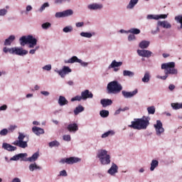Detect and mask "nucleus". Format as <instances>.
Returning a JSON list of instances; mask_svg holds the SVG:
<instances>
[{"label":"nucleus","mask_w":182,"mask_h":182,"mask_svg":"<svg viewBox=\"0 0 182 182\" xmlns=\"http://www.w3.org/2000/svg\"><path fill=\"white\" fill-rule=\"evenodd\" d=\"M85 111V107H83V106L82 105H79L78 107H76L75 109H74V114H75V116H77V114H79V113H82V112Z\"/></svg>","instance_id":"c9c22d12"},{"label":"nucleus","mask_w":182,"mask_h":182,"mask_svg":"<svg viewBox=\"0 0 182 182\" xmlns=\"http://www.w3.org/2000/svg\"><path fill=\"white\" fill-rule=\"evenodd\" d=\"M80 59H79L76 55L73 56L68 60H65V63H79Z\"/></svg>","instance_id":"cd10ccee"},{"label":"nucleus","mask_w":182,"mask_h":182,"mask_svg":"<svg viewBox=\"0 0 182 182\" xmlns=\"http://www.w3.org/2000/svg\"><path fill=\"white\" fill-rule=\"evenodd\" d=\"M150 73L149 71L145 72L144 77H142L141 80L143 83H149L150 82Z\"/></svg>","instance_id":"c756f323"},{"label":"nucleus","mask_w":182,"mask_h":182,"mask_svg":"<svg viewBox=\"0 0 182 182\" xmlns=\"http://www.w3.org/2000/svg\"><path fill=\"white\" fill-rule=\"evenodd\" d=\"M46 8H49V3L48 2H46L44 3L41 8L39 9V12H42Z\"/></svg>","instance_id":"09e8293b"},{"label":"nucleus","mask_w":182,"mask_h":182,"mask_svg":"<svg viewBox=\"0 0 182 182\" xmlns=\"http://www.w3.org/2000/svg\"><path fill=\"white\" fill-rule=\"evenodd\" d=\"M150 46V41L144 40L141 41L139 44L140 49H147Z\"/></svg>","instance_id":"c85d7f7f"},{"label":"nucleus","mask_w":182,"mask_h":182,"mask_svg":"<svg viewBox=\"0 0 182 182\" xmlns=\"http://www.w3.org/2000/svg\"><path fill=\"white\" fill-rule=\"evenodd\" d=\"M80 36H82V38H92V36H95V32L90 33V32H81L80 33Z\"/></svg>","instance_id":"473e14b6"},{"label":"nucleus","mask_w":182,"mask_h":182,"mask_svg":"<svg viewBox=\"0 0 182 182\" xmlns=\"http://www.w3.org/2000/svg\"><path fill=\"white\" fill-rule=\"evenodd\" d=\"M129 33H132V35H139L140 33V29L132 28L129 30Z\"/></svg>","instance_id":"ea45409f"},{"label":"nucleus","mask_w":182,"mask_h":182,"mask_svg":"<svg viewBox=\"0 0 182 182\" xmlns=\"http://www.w3.org/2000/svg\"><path fill=\"white\" fill-rule=\"evenodd\" d=\"M82 100H87V99H93V93L89 90H85L81 92Z\"/></svg>","instance_id":"a211bd4d"},{"label":"nucleus","mask_w":182,"mask_h":182,"mask_svg":"<svg viewBox=\"0 0 182 182\" xmlns=\"http://www.w3.org/2000/svg\"><path fill=\"white\" fill-rule=\"evenodd\" d=\"M123 90V86L117 80L109 82L107 85L108 95H116Z\"/></svg>","instance_id":"39448f33"},{"label":"nucleus","mask_w":182,"mask_h":182,"mask_svg":"<svg viewBox=\"0 0 182 182\" xmlns=\"http://www.w3.org/2000/svg\"><path fill=\"white\" fill-rule=\"evenodd\" d=\"M41 95H43V96H46V97H47L49 96V95H50V92L48 91H41Z\"/></svg>","instance_id":"e2e57ef3"},{"label":"nucleus","mask_w":182,"mask_h":182,"mask_svg":"<svg viewBox=\"0 0 182 182\" xmlns=\"http://www.w3.org/2000/svg\"><path fill=\"white\" fill-rule=\"evenodd\" d=\"M138 3L139 0H130L129 4L127 6V9H133Z\"/></svg>","instance_id":"72a5a7b5"},{"label":"nucleus","mask_w":182,"mask_h":182,"mask_svg":"<svg viewBox=\"0 0 182 182\" xmlns=\"http://www.w3.org/2000/svg\"><path fill=\"white\" fill-rule=\"evenodd\" d=\"M159 28H164V29H171V23L167 21H158L156 23Z\"/></svg>","instance_id":"aec40b11"},{"label":"nucleus","mask_w":182,"mask_h":182,"mask_svg":"<svg viewBox=\"0 0 182 182\" xmlns=\"http://www.w3.org/2000/svg\"><path fill=\"white\" fill-rule=\"evenodd\" d=\"M1 147H2V149H4V150H6L7 151H15L18 149L16 146H14L11 145L10 144H8L6 142L2 144Z\"/></svg>","instance_id":"412c9836"},{"label":"nucleus","mask_w":182,"mask_h":182,"mask_svg":"<svg viewBox=\"0 0 182 182\" xmlns=\"http://www.w3.org/2000/svg\"><path fill=\"white\" fill-rule=\"evenodd\" d=\"M175 21H176L178 23H181L180 29H182V16H181V15L176 16L175 17Z\"/></svg>","instance_id":"c03bdc74"},{"label":"nucleus","mask_w":182,"mask_h":182,"mask_svg":"<svg viewBox=\"0 0 182 182\" xmlns=\"http://www.w3.org/2000/svg\"><path fill=\"white\" fill-rule=\"evenodd\" d=\"M81 100H83V98L81 95H76L75 97L71 98V102H80Z\"/></svg>","instance_id":"37998d69"},{"label":"nucleus","mask_w":182,"mask_h":182,"mask_svg":"<svg viewBox=\"0 0 182 182\" xmlns=\"http://www.w3.org/2000/svg\"><path fill=\"white\" fill-rule=\"evenodd\" d=\"M171 106L173 110H178V109H182V103H171Z\"/></svg>","instance_id":"e433bc0d"},{"label":"nucleus","mask_w":182,"mask_h":182,"mask_svg":"<svg viewBox=\"0 0 182 182\" xmlns=\"http://www.w3.org/2000/svg\"><path fill=\"white\" fill-rule=\"evenodd\" d=\"M73 15V10L68 9L63 11L57 12L55 14V18H68V16H72Z\"/></svg>","instance_id":"1a4fd4ad"},{"label":"nucleus","mask_w":182,"mask_h":182,"mask_svg":"<svg viewBox=\"0 0 182 182\" xmlns=\"http://www.w3.org/2000/svg\"><path fill=\"white\" fill-rule=\"evenodd\" d=\"M122 75L124 77L128 76V77H133V76H134V72L130 71L129 70H123Z\"/></svg>","instance_id":"f704fd0d"},{"label":"nucleus","mask_w":182,"mask_h":182,"mask_svg":"<svg viewBox=\"0 0 182 182\" xmlns=\"http://www.w3.org/2000/svg\"><path fill=\"white\" fill-rule=\"evenodd\" d=\"M85 26V23L83 21L77 22L75 23L76 28H82Z\"/></svg>","instance_id":"680f3d73"},{"label":"nucleus","mask_w":182,"mask_h":182,"mask_svg":"<svg viewBox=\"0 0 182 182\" xmlns=\"http://www.w3.org/2000/svg\"><path fill=\"white\" fill-rule=\"evenodd\" d=\"M9 133L8 129L4 128L0 131V136H6Z\"/></svg>","instance_id":"8fccbe9b"},{"label":"nucleus","mask_w":182,"mask_h":182,"mask_svg":"<svg viewBox=\"0 0 182 182\" xmlns=\"http://www.w3.org/2000/svg\"><path fill=\"white\" fill-rule=\"evenodd\" d=\"M167 14H159V15H153V14H149L146 16V19L148 21H150L151 19H154L155 21H159V19H167Z\"/></svg>","instance_id":"4468645a"},{"label":"nucleus","mask_w":182,"mask_h":182,"mask_svg":"<svg viewBox=\"0 0 182 182\" xmlns=\"http://www.w3.org/2000/svg\"><path fill=\"white\" fill-rule=\"evenodd\" d=\"M39 159V153L37 151L34 153L31 157L26 158V159H23V161H30L32 163L33 161H36Z\"/></svg>","instance_id":"b1692460"},{"label":"nucleus","mask_w":182,"mask_h":182,"mask_svg":"<svg viewBox=\"0 0 182 182\" xmlns=\"http://www.w3.org/2000/svg\"><path fill=\"white\" fill-rule=\"evenodd\" d=\"M159 32H160V27L159 26H157L155 30H152L151 31V33H152V35H157V33H159Z\"/></svg>","instance_id":"4d7b16f0"},{"label":"nucleus","mask_w":182,"mask_h":182,"mask_svg":"<svg viewBox=\"0 0 182 182\" xmlns=\"http://www.w3.org/2000/svg\"><path fill=\"white\" fill-rule=\"evenodd\" d=\"M28 170L31 173H33V171H36V170H42V167L39 166L36 162L31 164L28 166Z\"/></svg>","instance_id":"5701e85b"},{"label":"nucleus","mask_w":182,"mask_h":182,"mask_svg":"<svg viewBox=\"0 0 182 182\" xmlns=\"http://www.w3.org/2000/svg\"><path fill=\"white\" fill-rule=\"evenodd\" d=\"M69 73H72V69L69 68V66H63L60 71H58V75L60 77H65V75H69Z\"/></svg>","instance_id":"f3484780"},{"label":"nucleus","mask_w":182,"mask_h":182,"mask_svg":"<svg viewBox=\"0 0 182 182\" xmlns=\"http://www.w3.org/2000/svg\"><path fill=\"white\" fill-rule=\"evenodd\" d=\"M73 31V27L72 26H67L63 28L64 33H70Z\"/></svg>","instance_id":"58836bf2"},{"label":"nucleus","mask_w":182,"mask_h":182,"mask_svg":"<svg viewBox=\"0 0 182 182\" xmlns=\"http://www.w3.org/2000/svg\"><path fill=\"white\" fill-rule=\"evenodd\" d=\"M18 127L16 125H11L9 128L10 132H14Z\"/></svg>","instance_id":"0e129e2a"},{"label":"nucleus","mask_w":182,"mask_h":182,"mask_svg":"<svg viewBox=\"0 0 182 182\" xmlns=\"http://www.w3.org/2000/svg\"><path fill=\"white\" fill-rule=\"evenodd\" d=\"M161 69L164 70L165 75H158L156 77L157 79H161V80H166V79L168 77V75H178V70L176 68L175 62L162 63L161 65Z\"/></svg>","instance_id":"f257e3e1"},{"label":"nucleus","mask_w":182,"mask_h":182,"mask_svg":"<svg viewBox=\"0 0 182 182\" xmlns=\"http://www.w3.org/2000/svg\"><path fill=\"white\" fill-rule=\"evenodd\" d=\"M80 161H82V159L80 158L71 156L70 158L61 159L60 163H62L63 164H65V163H66L67 164H75L76 163H80Z\"/></svg>","instance_id":"6e6552de"},{"label":"nucleus","mask_w":182,"mask_h":182,"mask_svg":"<svg viewBox=\"0 0 182 182\" xmlns=\"http://www.w3.org/2000/svg\"><path fill=\"white\" fill-rule=\"evenodd\" d=\"M149 124H150L149 117L143 116L141 118L134 119L131 122V125H129V127L135 130H146Z\"/></svg>","instance_id":"f03ea898"},{"label":"nucleus","mask_w":182,"mask_h":182,"mask_svg":"<svg viewBox=\"0 0 182 182\" xmlns=\"http://www.w3.org/2000/svg\"><path fill=\"white\" fill-rule=\"evenodd\" d=\"M59 176L62 177H68V172H66V170H63L60 171Z\"/></svg>","instance_id":"bf43d9fd"},{"label":"nucleus","mask_w":182,"mask_h":182,"mask_svg":"<svg viewBox=\"0 0 182 182\" xmlns=\"http://www.w3.org/2000/svg\"><path fill=\"white\" fill-rule=\"evenodd\" d=\"M18 160H19V156H18V154L16 155H14L13 157H11L10 159L11 161H18Z\"/></svg>","instance_id":"052dcab7"},{"label":"nucleus","mask_w":182,"mask_h":182,"mask_svg":"<svg viewBox=\"0 0 182 182\" xmlns=\"http://www.w3.org/2000/svg\"><path fill=\"white\" fill-rule=\"evenodd\" d=\"M129 42H132V41H136V36L134 34H129L128 36Z\"/></svg>","instance_id":"6e6d98bb"},{"label":"nucleus","mask_w":182,"mask_h":182,"mask_svg":"<svg viewBox=\"0 0 182 182\" xmlns=\"http://www.w3.org/2000/svg\"><path fill=\"white\" fill-rule=\"evenodd\" d=\"M97 159H99L100 163L102 166H107L110 164L111 159L109 151L106 149H99L97 152Z\"/></svg>","instance_id":"7ed1b4c3"},{"label":"nucleus","mask_w":182,"mask_h":182,"mask_svg":"<svg viewBox=\"0 0 182 182\" xmlns=\"http://www.w3.org/2000/svg\"><path fill=\"white\" fill-rule=\"evenodd\" d=\"M8 109V106L6 105H4L0 107V112L5 111Z\"/></svg>","instance_id":"69168bd1"},{"label":"nucleus","mask_w":182,"mask_h":182,"mask_svg":"<svg viewBox=\"0 0 182 182\" xmlns=\"http://www.w3.org/2000/svg\"><path fill=\"white\" fill-rule=\"evenodd\" d=\"M26 137L22 132H18V140L14 141L12 144L20 147L21 149H26L28 147V141H29V137L27 136V140L23 141Z\"/></svg>","instance_id":"423d86ee"},{"label":"nucleus","mask_w":182,"mask_h":182,"mask_svg":"<svg viewBox=\"0 0 182 182\" xmlns=\"http://www.w3.org/2000/svg\"><path fill=\"white\" fill-rule=\"evenodd\" d=\"M147 112L149 114H154L156 113V107L154 106H151L147 108Z\"/></svg>","instance_id":"79ce46f5"},{"label":"nucleus","mask_w":182,"mask_h":182,"mask_svg":"<svg viewBox=\"0 0 182 182\" xmlns=\"http://www.w3.org/2000/svg\"><path fill=\"white\" fill-rule=\"evenodd\" d=\"M16 39L14 35H11L8 38H6L4 43V46H11L12 43Z\"/></svg>","instance_id":"4be33fe9"},{"label":"nucleus","mask_w":182,"mask_h":182,"mask_svg":"<svg viewBox=\"0 0 182 182\" xmlns=\"http://www.w3.org/2000/svg\"><path fill=\"white\" fill-rule=\"evenodd\" d=\"M67 130H68L70 133L75 134L77 130H79V125L75 122L70 123L68 125Z\"/></svg>","instance_id":"6ab92c4d"},{"label":"nucleus","mask_w":182,"mask_h":182,"mask_svg":"<svg viewBox=\"0 0 182 182\" xmlns=\"http://www.w3.org/2000/svg\"><path fill=\"white\" fill-rule=\"evenodd\" d=\"M3 52H4V53H8V52H9V53H11V55H12V48H6V47H4V48H3Z\"/></svg>","instance_id":"13d9d810"},{"label":"nucleus","mask_w":182,"mask_h":182,"mask_svg":"<svg viewBox=\"0 0 182 182\" xmlns=\"http://www.w3.org/2000/svg\"><path fill=\"white\" fill-rule=\"evenodd\" d=\"M156 167H159V161L153 159L151 162L150 171H154Z\"/></svg>","instance_id":"2f4dec72"},{"label":"nucleus","mask_w":182,"mask_h":182,"mask_svg":"<svg viewBox=\"0 0 182 182\" xmlns=\"http://www.w3.org/2000/svg\"><path fill=\"white\" fill-rule=\"evenodd\" d=\"M137 54L139 56H141V58H150L151 55H153V53L149 50H136Z\"/></svg>","instance_id":"2eb2a0df"},{"label":"nucleus","mask_w":182,"mask_h":182,"mask_svg":"<svg viewBox=\"0 0 182 182\" xmlns=\"http://www.w3.org/2000/svg\"><path fill=\"white\" fill-rule=\"evenodd\" d=\"M78 63H80L82 68H87V66H89V63L84 62L81 59H80Z\"/></svg>","instance_id":"864d4df0"},{"label":"nucleus","mask_w":182,"mask_h":182,"mask_svg":"<svg viewBox=\"0 0 182 182\" xmlns=\"http://www.w3.org/2000/svg\"><path fill=\"white\" fill-rule=\"evenodd\" d=\"M8 14V10L6 9H0V16H5Z\"/></svg>","instance_id":"5fc2aeb1"},{"label":"nucleus","mask_w":182,"mask_h":182,"mask_svg":"<svg viewBox=\"0 0 182 182\" xmlns=\"http://www.w3.org/2000/svg\"><path fill=\"white\" fill-rule=\"evenodd\" d=\"M43 70H47V72H50L52 70V65L48 64L42 67Z\"/></svg>","instance_id":"de8ad7c7"},{"label":"nucleus","mask_w":182,"mask_h":182,"mask_svg":"<svg viewBox=\"0 0 182 182\" xmlns=\"http://www.w3.org/2000/svg\"><path fill=\"white\" fill-rule=\"evenodd\" d=\"M33 8L32 6L31 5H28L26 8V12H31V11H32Z\"/></svg>","instance_id":"774afa93"},{"label":"nucleus","mask_w":182,"mask_h":182,"mask_svg":"<svg viewBox=\"0 0 182 182\" xmlns=\"http://www.w3.org/2000/svg\"><path fill=\"white\" fill-rule=\"evenodd\" d=\"M32 132L34 133V134H36V136H41V134H45V130L41 127H33L32 128Z\"/></svg>","instance_id":"a878e982"},{"label":"nucleus","mask_w":182,"mask_h":182,"mask_svg":"<svg viewBox=\"0 0 182 182\" xmlns=\"http://www.w3.org/2000/svg\"><path fill=\"white\" fill-rule=\"evenodd\" d=\"M12 55H17L18 56H25L28 55V51L23 49L22 47H13L11 50Z\"/></svg>","instance_id":"0eeeda50"},{"label":"nucleus","mask_w":182,"mask_h":182,"mask_svg":"<svg viewBox=\"0 0 182 182\" xmlns=\"http://www.w3.org/2000/svg\"><path fill=\"white\" fill-rule=\"evenodd\" d=\"M168 89H169V90H171V92H173V90H174L176 89V85H174L173 84H170L168 86Z\"/></svg>","instance_id":"338daca9"},{"label":"nucleus","mask_w":182,"mask_h":182,"mask_svg":"<svg viewBox=\"0 0 182 182\" xmlns=\"http://www.w3.org/2000/svg\"><path fill=\"white\" fill-rule=\"evenodd\" d=\"M137 93H139V90L137 89H135L134 91L131 92L126 90L122 91V95L124 99H132V97H134Z\"/></svg>","instance_id":"f8f14e48"},{"label":"nucleus","mask_w":182,"mask_h":182,"mask_svg":"<svg viewBox=\"0 0 182 182\" xmlns=\"http://www.w3.org/2000/svg\"><path fill=\"white\" fill-rule=\"evenodd\" d=\"M39 48H40L39 46H37L35 47V48L30 50H29L30 55H35V53H36V50H38Z\"/></svg>","instance_id":"603ef678"},{"label":"nucleus","mask_w":182,"mask_h":182,"mask_svg":"<svg viewBox=\"0 0 182 182\" xmlns=\"http://www.w3.org/2000/svg\"><path fill=\"white\" fill-rule=\"evenodd\" d=\"M154 127L156 130V136H161L164 132V128L163 127V123L160 120H156V124H154Z\"/></svg>","instance_id":"9d476101"},{"label":"nucleus","mask_w":182,"mask_h":182,"mask_svg":"<svg viewBox=\"0 0 182 182\" xmlns=\"http://www.w3.org/2000/svg\"><path fill=\"white\" fill-rule=\"evenodd\" d=\"M58 103V105H60V106H65V105H68L69 101H68V100H66V97L60 95L59 97Z\"/></svg>","instance_id":"bb28decb"},{"label":"nucleus","mask_w":182,"mask_h":182,"mask_svg":"<svg viewBox=\"0 0 182 182\" xmlns=\"http://www.w3.org/2000/svg\"><path fill=\"white\" fill-rule=\"evenodd\" d=\"M116 134V132L114 130H109L107 132L102 134L101 137L102 139H106V137L114 136Z\"/></svg>","instance_id":"7c9ffc66"},{"label":"nucleus","mask_w":182,"mask_h":182,"mask_svg":"<svg viewBox=\"0 0 182 182\" xmlns=\"http://www.w3.org/2000/svg\"><path fill=\"white\" fill-rule=\"evenodd\" d=\"M100 104L102 107H107V106H112V105H113V101L110 99H102Z\"/></svg>","instance_id":"393cba45"},{"label":"nucleus","mask_w":182,"mask_h":182,"mask_svg":"<svg viewBox=\"0 0 182 182\" xmlns=\"http://www.w3.org/2000/svg\"><path fill=\"white\" fill-rule=\"evenodd\" d=\"M52 26V24L49 22L44 23L41 25L43 29H49Z\"/></svg>","instance_id":"49530a36"},{"label":"nucleus","mask_w":182,"mask_h":182,"mask_svg":"<svg viewBox=\"0 0 182 182\" xmlns=\"http://www.w3.org/2000/svg\"><path fill=\"white\" fill-rule=\"evenodd\" d=\"M100 115L101 117L106 118L109 117V111L106 109H102L100 112Z\"/></svg>","instance_id":"a19ab883"},{"label":"nucleus","mask_w":182,"mask_h":182,"mask_svg":"<svg viewBox=\"0 0 182 182\" xmlns=\"http://www.w3.org/2000/svg\"><path fill=\"white\" fill-rule=\"evenodd\" d=\"M123 65V62L122 61H117L114 60L112 61L111 64L108 66V69H114V72H119V68L120 66Z\"/></svg>","instance_id":"ddd939ff"},{"label":"nucleus","mask_w":182,"mask_h":182,"mask_svg":"<svg viewBox=\"0 0 182 182\" xmlns=\"http://www.w3.org/2000/svg\"><path fill=\"white\" fill-rule=\"evenodd\" d=\"M48 146L50 147V149L53 147H59L60 146V143L56 140H54L48 143Z\"/></svg>","instance_id":"4c0bfd02"},{"label":"nucleus","mask_w":182,"mask_h":182,"mask_svg":"<svg viewBox=\"0 0 182 182\" xmlns=\"http://www.w3.org/2000/svg\"><path fill=\"white\" fill-rule=\"evenodd\" d=\"M63 140H64V141H70L72 138L70 137V134H65L63 136Z\"/></svg>","instance_id":"3c124183"},{"label":"nucleus","mask_w":182,"mask_h":182,"mask_svg":"<svg viewBox=\"0 0 182 182\" xmlns=\"http://www.w3.org/2000/svg\"><path fill=\"white\" fill-rule=\"evenodd\" d=\"M117 173H119V166L116 164L112 163L109 170L107 171V173L114 177Z\"/></svg>","instance_id":"dca6fc26"},{"label":"nucleus","mask_w":182,"mask_h":182,"mask_svg":"<svg viewBox=\"0 0 182 182\" xmlns=\"http://www.w3.org/2000/svg\"><path fill=\"white\" fill-rule=\"evenodd\" d=\"M19 42L21 46H25V45L28 44V48L30 49L33 48L36 45H38V39H36L33 36H23L19 38Z\"/></svg>","instance_id":"20e7f679"},{"label":"nucleus","mask_w":182,"mask_h":182,"mask_svg":"<svg viewBox=\"0 0 182 182\" xmlns=\"http://www.w3.org/2000/svg\"><path fill=\"white\" fill-rule=\"evenodd\" d=\"M103 4L102 3H92L87 6L88 11H102L103 9Z\"/></svg>","instance_id":"9b49d317"},{"label":"nucleus","mask_w":182,"mask_h":182,"mask_svg":"<svg viewBox=\"0 0 182 182\" xmlns=\"http://www.w3.org/2000/svg\"><path fill=\"white\" fill-rule=\"evenodd\" d=\"M25 157H28V154H26V153L18 154V160L23 161V160H26V159H25Z\"/></svg>","instance_id":"a18cd8bd"}]
</instances>
